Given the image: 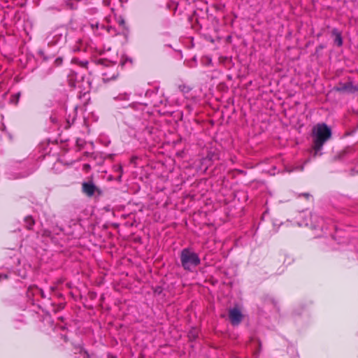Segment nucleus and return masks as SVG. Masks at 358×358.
<instances>
[{
	"instance_id": "obj_1",
	"label": "nucleus",
	"mask_w": 358,
	"mask_h": 358,
	"mask_svg": "<svg viewBox=\"0 0 358 358\" xmlns=\"http://www.w3.org/2000/svg\"><path fill=\"white\" fill-rule=\"evenodd\" d=\"M332 135L331 128L325 123H318L313 128V138L315 155H321L324 144L331 138Z\"/></svg>"
},
{
	"instance_id": "obj_2",
	"label": "nucleus",
	"mask_w": 358,
	"mask_h": 358,
	"mask_svg": "<svg viewBox=\"0 0 358 358\" xmlns=\"http://www.w3.org/2000/svg\"><path fill=\"white\" fill-rule=\"evenodd\" d=\"M180 257L181 265L185 271H192L201 263L198 254L189 248L182 250Z\"/></svg>"
},
{
	"instance_id": "obj_3",
	"label": "nucleus",
	"mask_w": 358,
	"mask_h": 358,
	"mask_svg": "<svg viewBox=\"0 0 358 358\" xmlns=\"http://www.w3.org/2000/svg\"><path fill=\"white\" fill-rule=\"evenodd\" d=\"M229 318L233 326H238L242 321L243 315L238 308H232L229 310Z\"/></svg>"
},
{
	"instance_id": "obj_4",
	"label": "nucleus",
	"mask_w": 358,
	"mask_h": 358,
	"mask_svg": "<svg viewBox=\"0 0 358 358\" xmlns=\"http://www.w3.org/2000/svg\"><path fill=\"white\" fill-rule=\"evenodd\" d=\"M336 90L338 92L355 93L358 92V85H354L352 82L341 83Z\"/></svg>"
},
{
	"instance_id": "obj_5",
	"label": "nucleus",
	"mask_w": 358,
	"mask_h": 358,
	"mask_svg": "<svg viewBox=\"0 0 358 358\" xmlns=\"http://www.w3.org/2000/svg\"><path fill=\"white\" fill-rule=\"evenodd\" d=\"M310 219L312 221V223L310 224L311 228L313 229H320L322 231L324 230V220L322 217H319L316 214H312L310 215Z\"/></svg>"
},
{
	"instance_id": "obj_6",
	"label": "nucleus",
	"mask_w": 358,
	"mask_h": 358,
	"mask_svg": "<svg viewBox=\"0 0 358 358\" xmlns=\"http://www.w3.org/2000/svg\"><path fill=\"white\" fill-rule=\"evenodd\" d=\"M65 38L64 31L61 29H56L52 32V39L49 41L50 43L57 44L61 40Z\"/></svg>"
},
{
	"instance_id": "obj_7",
	"label": "nucleus",
	"mask_w": 358,
	"mask_h": 358,
	"mask_svg": "<svg viewBox=\"0 0 358 358\" xmlns=\"http://www.w3.org/2000/svg\"><path fill=\"white\" fill-rule=\"evenodd\" d=\"M83 190L87 195L91 196L94 194L95 186L91 182H84L83 184Z\"/></svg>"
},
{
	"instance_id": "obj_8",
	"label": "nucleus",
	"mask_w": 358,
	"mask_h": 358,
	"mask_svg": "<svg viewBox=\"0 0 358 358\" xmlns=\"http://www.w3.org/2000/svg\"><path fill=\"white\" fill-rule=\"evenodd\" d=\"M332 34L335 36V38H334L335 44L336 45H338V47L342 46L343 38H342L341 33L337 29H334L332 30Z\"/></svg>"
},
{
	"instance_id": "obj_9",
	"label": "nucleus",
	"mask_w": 358,
	"mask_h": 358,
	"mask_svg": "<svg viewBox=\"0 0 358 358\" xmlns=\"http://www.w3.org/2000/svg\"><path fill=\"white\" fill-rule=\"evenodd\" d=\"M103 80L104 82H108L111 80H114L117 76V73L116 71H113V69H110L109 72H106L103 73Z\"/></svg>"
},
{
	"instance_id": "obj_10",
	"label": "nucleus",
	"mask_w": 358,
	"mask_h": 358,
	"mask_svg": "<svg viewBox=\"0 0 358 358\" xmlns=\"http://www.w3.org/2000/svg\"><path fill=\"white\" fill-rule=\"evenodd\" d=\"M212 160V156L210 154H208L206 157H203L201 159V165L203 166V169L206 171L208 167L210 165V162Z\"/></svg>"
},
{
	"instance_id": "obj_11",
	"label": "nucleus",
	"mask_w": 358,
	"mask_h": 358,
	"mask_svg": "<svg viewBox=\"0 0 358 358\" xmlns=\"http://www.w3.org/2000/svg\"><path fill=\"white\" fill-rule=\"evenodd\" d=\"M24 222H25L26 227L28 229H31V227L34 224V219L31 217H29V216L26 217L24 218Z\"/></svg>"
},
{
	"instance_id": "obj_12",
	"label": "nucleus",
	"mask_w": 358,
	"mask_h": 358,
	"mask_svg": "<svg viewBox=\"0 0 358 358\" xmlns=\"http://www.w3.org/2000/svg\"><path fill=\"white\" fill-rule=\"evenodd\" d=\"M116 101H129V94L123 93L120 94L118 96L114 98Z\"/></svg>"
},
{
	"instance_id": "obj_13",
	"label": "nucleus",
	"mask_w": 358,
	"mask_h": 358,
	"mask_svg": "<svg viewBox=\"0 0 358 358\" xmlns=\"http://www.w3.org/2000/svg\"><path fill=\"white\" fill-rule=\"evenodd\" d=\"M76 43L79 44L78 45H76L74 47H73V52H77V51H80L82 49H83V41L80 38H78L76 40Z\"/></svg>"
},
{
	"instance_id": "obj_14",
	"label": "nucleus",
	"mask_w": 358,
	"mask_h": 358,
	"mask_svg": "<svg viewBox=\"0 0 358 358\" xmlns=\"http://www.w3.org/2000/svg\"><path fill=\"white\" fill-rule=\"evenodd\" d=\"M198 336V331L196 329H192L189 333V337L190 339H195Z\"/></svg>"
},
{
	"instance_id": "obj_15",
	"label": "nucleus",
	"mask_w": 358,
	"mask_h": 358,
	"mask_svg": "<svg viewBox=\"0 0 358 358\" xmlns=\"http://www.w3.org/2000/svg\"><path fill=\"white\" fill-rule=\"evenodd\" d=\"M20 96V93L13 95L10 99V101L12 103H14L15 104H17L19 101Z\"/></svg>"
},
{
	"instance_id": "obj_16",
	"label": "nucleus",
	"mask_w": 358,
	"mask_h": 358,
	"mask_svg": "<svg viewBox=\"0 0 358 358\" xmlns=\"http://www.w3.org/2000/svg\"><path fill=\"white\" fill-rule=\"evenodd\" d=\"M8 278V275L6 274H0V281L2 280H5Z\"/></svg>"
},
{
	"instance_id": "obj_17",
	"label": "nucleus",
	"mask_w": 358,
	"mask_h": 358,
	"mask_svg": "<svg viewBox=\"0 0 358 358\" xmlns=\"http://www.w3.org/2000/svg\"><path fill=\"white\" fill-rule=\"evenodd\" d=\"M99 23H96V24H91V27L92 28L94 29V28H96V29H98L99 28Z\"/></svg>"
},
{
	"instance_id": "obj_18",
	"label": "nucleus",
	"mask_w": 358,
	"mask_h": 358,
	"mask_svg": "<svg viewBox=\"0 0 358 358\" xmlns=\"http://www.w3.org/2000/svg\"><path fill=\"white\" fill-rule=\"evenodd\" d=\"M101 29H106L105 26H103V25H101ZM106 29H107V31H108V32H110L111 29H113V28H112L111 27L108 26V27H106Z\"/></svg>"
},
{
	"instance_id": "obj_19",
	"label": "nucleus",
	"mask_w": 358,
	"mask_h": 358,
	"mask_svg": "<svg viewBox=\"0 0 358 358\" xmlns=\"http://www.w3.org/2000/svg\"><path fill=\"white\" fill-rule=\"evenodd\" d=\"M29 174V173H26V174H24V175H21V176H19L15 177L14 178H24V177L27 176Z\"/></svg>"
},
{
	"instance_id": "obj_20",
	"label": "nucleus",
	"mask_w": 358,
	"mask_h": 358,
	"mask_svg": "<svg viewBox=\"0 0 358 358\" xmlns=\"http://www.w3.org/2000/svg\"><path fill=\"white\" fill-rule=\"evenodd\" d=\"M41 293L42 297L45 298V294L43 293V292L42 290L41 291Z\"/></svg>"
},
{
	"instance_id": "obj_21",
	"label": "nucleus",
	"mask_w": 358,
	"mask_h": 358,
	"mask_svg": "<svg viewBox=\"0 0 358 358\" xmlns=\"http://www.w3.org/2000/svg\"><path fill=\"white\" fill-rule=\"evenodd\" d=\"M120 24H124V20H122L120 21Z\"/></svg>"
}]
</instances>
